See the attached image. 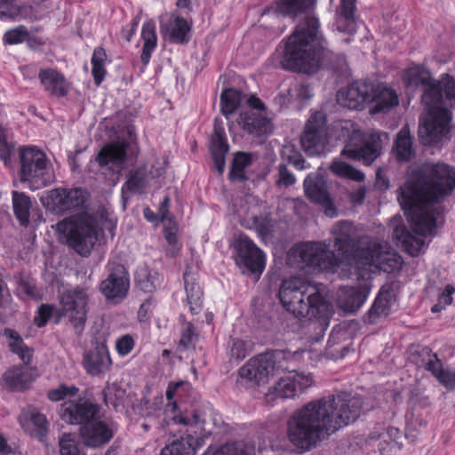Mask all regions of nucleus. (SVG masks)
Returning <instances> with one entry per match:
<instances>
[{
  "label": "nucleus",
  "instance_id": "1",
  "mask_svg": "<svg viewBox=\"0 0 455 455\" xmlns=\"http://www.w3.org/2000/svg\"><path fill=\"white\" fill-rule=\"evenodd\" d=\"M454 188L455 169L442 163L423 164L411 172L400 188L398 201L407 212L414 234L403 225H398L393 235L411 256H418L423 251L425 237L433 235L442 222L444 212L443 202Z\"/></svg>",
  "mask_w": 455,
  "mask_h": 455
},
{
  "label": "nucleus",
  "instance_id": "2",
  "mask_svg": "<svg viewBox=\"0 0 455 455\" xmlns=\"http://www.w3.org/2000/svg\"><path fill=\"white\" fill-rule=\"evenodd\" d=\"M363 404L360 396L347 392L310 401L288 419L287 438L296 448L308 451L355 422L361 416Z\"/></svg>",
  "mask_w": 455,
  "mask_h": 455
},
{
  "label": "nucleus",
  "instance_id": "3",
  "mask_svg": "<svg viewBox=\"0 0 455 455\" xmlns=\"http://www.w3.org/2000/svg\"><path fill=\"white\" fill-rule=\"evenodd\" d=\"M323 41L318 19L306 17L287 38L282 67L307 75L316 73L323 67L344 72L347 68L345 57L325 49Z\"/></svg>",
  "mask_w": 455,
  "mask_h": 455
},
{
  "label": "nucleus",
  "instance_id": "4",
  "mask_svg": "<svg viewBox=\"0 0 455 455\" xmlns=\"http://www.w3.org/2000/svg\"><path fill=\"white\" fill-rule=\"evenodd\" d=\"M404 82L408 86L424 88L421 100L427 113L421 116L419 137L424 144L437 142L450 129L451 113L443 107L438 81L433 80L428 70L415 66L407 69Z\"/></svg>",
  "mask_w": 455,
  "mask_h": 455
},
{
  "label": "nucleus",
  "instance_id": "5",
  "mask_svg": "<svg viewBox=\"0 0 455 455\" xmlns=\"http://www.w3.org/2000/svg\"><path fill=\"white\" fill-rule=\"evenodd\" d=\"M279 299L283 307L294 316L316 320L322 331L328 326L331 305L325 299L323 285L291 277L283 281Z\"/></svg>",
  "mask_w": 455,
  "mask_h": 455
},
{
  "label": "nucleus",
  "instance_id": "6",
  "mask_svg": "<svg viewBox=\"0 0 455 455\" xmlns=\"http://www.w3.org/2000/svg\"><path fill=\"white\" fill-rule=\"evenodd\" d=\"M56 231L61 242L83 257L91 253L99 234L96 219L85 213L59 221L56 224Z\"/></svg>",
  "mask_w": 455,
  "mask_h": 455
},
{
  "label": "nucleus",
  "instance_id": "7",
  "mask_svg": "<svg viewBox=\"0 0 455 455\" xmlns=\"http://www.w3.org/2000/svg\"><path fill=\"white\" fill-rule=\"evenodd\" d=\"M295 355L291 352L275 350L250 359L239 370L240 379L251 387L259 385L268 377L285 371H293Z\"/></svg>",
  "mask_w": 455,
  "mask_h": 455
},
{
  "label": "nucleus",
  "instance_id": "8",
  "mask_svg": "<svg viewBox=\"0 0 455 455\" xmlns=\"http://www.w3.org/2000/svg\"><path fill=\"white\" fill-rule=\"evenodd\" d=\"M354 266L357 269L377 268L393 272L402 265V258L388 250L387 244L371 236H363L354 253Z\"/></svg>",
  "mask_w": 455,
  "mask_h": 455
},
{
  "label": "nucleus",
  "instance_id": "9",
  "mask_svg": "<svg viewBox=\"0 0 455 455\" xmlns=\"http://www.w3.org/2000/svg\"><path fill=\"white\" fill-rule=\"evenodd\" d=\"M4 336L9 339V347L24 363V365L9 368L2 377V384L12 390L20 391L28 388V385L38 376L37 370L29 366L33 350L28 347L14 330L6 328Z\"/></svg>",
  "mask_w": 455,
  "mask_h": 455
},
{
  "label": "nucleus",
  "instance_id": "10",
  "mask_svg": "<svg viewBox=\"0 0 455 455\" xmlns=\"http://www.w3.org/2000/svg\"><path fill=\"white\" fill-rule=\"evenodd\" d=\"M173 421L182 424L187 427L186 431L179 437L167 443L161 451V455H195L197 448L203 445L207 434L203 433L204 419L198 412L191 416H175Z\"/></svg>",
  "mask_w": 455,
  "mask_h": 455
},
{
  "label": "nucleus",
  "instance_id": "11",
  "mask_svg": "<svg viewBox=\"0 0 455 455\" xmlns=\"http://www.w3.org/2000/svg\"><path fill=\"white\" fill-rule=\"evenodd\" d=\"M331 243L306 242L292 247L291 255L314 271L336 272L341 259L330 250Z\"/></svg>",
  "mask_w": 455,
  "mask_h": 455
},
{
  "label": "nucleus",
  "instance_id": "12",
  "mask_svg": "<svg viewBox=\"0 0 455 455\" xmlns=\"http://www.w3.org/2000/svg\"><path fill=\"white\" fill-rule=\"evenodd\" d=\"M21 182H28L31 190H37L51 184L52 174L46 156L34 148L20 151Z\"/></svg>",
  "mask_w": 455,
  "mask_h": 455
},
{
  "label": "nucleus",
  "instance_id": "13",
  "mask_svg": "<svg viewBox=\"0 0 455 455\" xmlns=\"http://www.w3.org/2000/svg\"><path fill=\"white\" fill-rule=\"evenodd\" d=\"M88 301L87 291L79 286L67 289L59 296L58 315L68 318L78 336L82 334L87 320Z\"/></svg>",
  "mask_w": 455,
  "mask_h": 455
},
{
  "label": "nucleus",
  "instance_id": "14",
  "mask_svg": "<svg viewBox=\"0 0 455 455\" xmlns=\"http://www.w3.org/2000/svg\"><path fill=\"white\" fill-rule=\"evenodd\" d=\"M381 136L387 137V134L377 132L364 134L360 130L354 129L348 135L342 155L350 159L362 161L365 165H371L380 156Z\"/></svg>",
  "mask_w": 455,
  "mask_h": 455
},
{
  "label": "nucleus",
  "instance_id": "15",
  "mask_svg": "<svg viewBox=\"0 0 455 455\" xmlns=\"http://www.w3.org/2000/svg\"><path fill=\"white\" fill-rule=\"evenodd\" d=\"M88 194L82 188H55L42 199L45 207L55 213H64L80 209L87 200Z\"/></svg>",
  "mask_w": 455,
  "mask_h": 455
},
{
  "label": "nucleus",
  "instance_id": "16",
  "mask_svg": "<svg viewBox=\"0 0 455 455\" xmlns=\"http://www.w3.org/2000/svg\"><path fill=\"white\" fill-rule=\"evenodd\" d=\"M313 383L310 374L290 372L282 377L271 387L266 393L267 402H273L277 398L287 399L293 398L309 387Z\"/></svg>",
  "mask_w": 455,
  "mask_h": 455
},
{
  "label": "nucleus",
  "instance_id": "17",
  "mask_svg": "<svg viewBox=\"0 0 455 455\" xmlns=\"http://www.w3.org/2000/svg\"><path fill=\"white\" fill-rule=\"evenodd\" d=\"M326 118L323 112L311 115L301 135L300 142L308 156L319 155L323 151L326 139Z\"/></svg>",
  "mask_w": 455,
  "mask_h": 455
},
{
  "label": "nucleus",
  "instance_id": "18",
  "mask_svg": "<svg viewBox=\"0 0 455 455\" xmlns=\"http://www.w3.org/2000/svg\"><path fill=\"white\" fill-rule=\"evenodd\" d=\"M60 417L69 424L82 426L100 419V406L87 399L68 400L61 404Z\"/></svg>",
  "mask_w": 455,
  "mask_h": 455
},
{
  "label": "nucleus",
  "instance_id": "19",
  "mask_svg": "<svg viewBox=\"0 0 455 455\" xmlns=\"http://www.w3.org/2000/svg\"><path fill=\"white\" fill-rule=\"evenodd\" d=\"M333 236V246L335 247L336 256L343 259H350L354 265L353 253L356 249L358 241L363 237L356 239V229L352 223L342 220L334 225L331 230Z\"/></svg>",
  "mask_w": 455,
  "mask_h": 455
},
{
  "label": "nucleus",
  "instance_id": "20",
  "mask_svg": "<svg viewBox=\"0 0 455 455\" xmlns=\"http://www.w3.org/2000/svg\"><path fill=\"white\" fill-rule=\"evenodd\" d=\"M367 103L370 112L387 113L399 104V97L395 89L385 83L369 81Z\"/></svg>",
  "mask_w": 455,
  "mask_h": 455
},
{
  "label": "nucleus",
  "instance_id": "21",
  "mask_svg": "<svg viewBox=\"0 0 455 455\" xmlns=\"http://www.w3.org/2000/svg\"><path fill=\"white\" fill-rule=\"evenodd\" d=\"M238 259L244 268L258 276L265 268V255L255 243L246 235H240L235 243Z\"/></svg>",
  "mask_w": 455,
  "mask_h": 455
},
{
  "label": "nucleus",
  "instance_id": "22",
  "mask_svg": "<svg viewBox=\"0 0 455 455\" xmlns=\"http://www.w3.org/2000/svg\"><path fill=\"white\" fill-rule=\"evenodd\" d=\"M129 286V275L125 267L115 264L108 276L100 283V290L107 299L119 301L126 297Z\"/></svg>",
  "mask_w": 455,
  "mask_h": 455
},
{
  "label": "nucleus",
  "instance_id": "23",
  "mask_svg": "<svg viewBox=\"0 0 455 455\" xmlns=\"http://www.w3.org/2000/svg\"><path fill=\"white\" fill-rule=\"evenodd\" d=\"M238 124L243 131L256 137L267 135L273 131L271 120L253 109L242 112L235 121L229 122V129Z\"/></svg>",
  "mask_w": 455,
  "mask_h": 455
},
{
  "label": "nucleus",
  "instance_id": "24",
  "mask_svg": "<svg viewBox=\"0 0 455 455\" xmlns=\"http://www.w3.org/2000/svg\"><path fill=\"white\" fill-rule=\"evenodd\" d=\"M371 287L364 283L357 286L340 287L337 292V305L347 313L356 312L365 302Z\"/></svg>",
  "mask_w": 455,
  "mask_h": 455
},
{
  "label": "nucleus",
  "instance_id": "25",
  "mask_svg": "<svg viewBox=\"0 0 455 455\" xmlns=\"http://www.w3.org/2000/svg\"><path fill=\"white\" fill-rule=\"evenodd\" d=\"M80 435L87 447L97 448L108 443L114 435L113 429L98 419L80 427Z\"/></svg>",
  "mask_w": 455,
  "mask_h": 455
},
{
  "label": "nucleus",
  "instance_id": "26",
  "mask_svg": "<svg viewBox=\"0 0 455 455\" xmlns=\"http://www.w3.org/2000/svg\"><path fill=\"white\" fill-rule=\"evenodd\" d=\"M369 81H356L340 89L337 93L338 103L349 109H357L367 103Z\"/></svg>",
  "mask_w": 455,
  "mask_h": 455
},
{
  "label": "nucleus",
  "instance_id": "27",
  "mask_svg": "<svg viewBox=\"0 0 455 455\" xmlns=\"http://www.w3.org/2000/svg\"><path fill=\"white\" fill-rule=\"evenodd\" d=\"M304 189L309 199L324 206L326 216L333 218L337 215L336 209L331 202L322 178L315 175H308L304 180Z\"/></svg>",
  "mask_w": 455,
  "mask_h": 455
},
{
  "label": "nucleus",
  "instance_id": "28",
  "mask_svg": "<svg viewBox=\"0 0 455 455\" xmlns=\"http://www.w3.org/2000/svg\"><path fill=\"white\" fill-rule=\"evenodd\" d=\"M112 363L107 346L100 344L84 354L83 365L87 373L99 375L108 371Z\"/></svg>",
  "mask_w": 455,
  "mask_h": 455
},
{
  "label": "nucleus",
  "instance_id": "29",
  "mask_svg": "<svg viewBox=\"0 0 455 455\" xmlns=\"http://www.w3.org/2000/svg\"><path fill=\"white\" fill-rule=\"evenodd\" d=\"M211 150L215 168L219 173H222L226 165L225 156L228 151V145L224 128L219 124L218 120L215 121L214 132L211 140Z\"/></svg>",
  "mask_w": 455,
  "mask_h": 455
},
{
  "label": "nucleus",
  "instance_id": "30",
  "mask_svg": "<svg viewBox=\"0 0 455 455\" xmlns=\"http://www.w3.org/2000/svg\"><path fill=\"white\" fill-rule=\"evenodd\" d=\"M39 78L44 89L53 96L64 97L69 92V84L62 74L52 68L42 69Z\"/></svg>",
  "mask_w": 455,
  "mask_h": 455
},
{
  "label": "nucleus",
  "instance_id": "31",
  "mask_svg": "<svg viewBox=\"0 0 455 455\" xmlns=\"http://www.w3.org/2000/svg\"><path fill=\"white\" fill-rule=\"evenodd\" d=\"M127 144L124 141L109 143L102 148L97 156V162L101 167L109 164L120 167L126 159Z\"/></svg>",
  "mask_w": 455,
  "mask_h": 455
},
{
  "label": "nucleus",
  "instance_id": "32",
  "mask_svg": "<svg viewBox=\"0 0 455 455\" xmlns=\"http://www.w3.org/2000/svg\"><path fill=\"white\" fill-rule=\"evenodd\" d=\"M393 154L398 162H409L414 156L412 136L407 126L403 127L396 134Z\"/></svg>",
  "mask_w": 455,
  "mask_h": 455
},
{
  "label": "nucleus",
  "instance_id": "33",
  "mask_svg": "<svg viewBox=\"0 0 455 455\" xmlns=\"http://www.w3.org/2000/svg\"><path fill=\"white\" fill-rule=\"evenodd\" d=\"M22 428L32 437L43 442L48 433L49 423L46 417L38 411H31L20 421Z\"/></svg>",
  "mask_w": 455,
  "mask_h": 455
},
{
  "label": "nucleus",
  "instance_id": "34",
  "mask_svg": "<svg viewBox=\"0 0 455 455\" xmlns=\"http://www.w3.org/2000/svg\"><path fill=\"white\" fill-rule=\"evenodd\" d=\"M316 0H275V10L283 16L295 18L314 9Z\"/></svg>",
  "mask_w": 455,
  "mask_h": 455
},
{
  "label": "nucleus",
  "instance_id": "35",
  "mask_svg": "<svg viewBox=\"0 0 455 455\" xmlns=\"http://www.w3.org/2000/svg\"><path fill=\"white\" fill-rule=\"evenodd\" d=\"M154 178L153 173L148 172L145 167L131 172L127 180L122 187V194L124 195L127 191L131 193H142Z\"/></svg>",
  "mask_w": 455,
  "mask_h": 455
},
{
  "label": "nucleus",
  "instance_id": "36",
  "mask_svg": "<svg viewBox=\"0 0 455 455\" xmlns=\"http://www.w3.org/2000/svg\"><path fill=\"white\" fill-rule=\"evenodd\" d=\"M169 40L175 44H185L190 39L191 26L182 17H175L169 20L166 28Z\"/></svg>",
  "mask_w": 455,
  "mask_h": 455
},
{
  "label": "nucleus",
  "instance_id": "37",
  "mask_svg": "<svg viewBox=\"0 0 455 455\" xmlns=\"http://www.w3.org/2000/svg\"><path fill=\"white\" fill-rule=\"evenodd\" d=\"M393 300V292L389 289L383 287L369 311V322L374 323L377 318L387 316L390 312Z\"/></svg>",
  "mask_w": 455,
  "mask_h": 455
},
{
  "label": "nucleus",
  "instance_id": "38",
  "mask_svg": "<svg viewBox=\"0 0 455 455\" xmlns=\"http://www.w3.org/2000/svg\"><path fill=\"white\" fill-rule=\"evenodd\" d=\"M135 280L139 289L146 293L155 291L161 284L159 274L146 265L140 266L137 269Z\"/></svg>",
  "mask_w": 455,
  "mask_h": 455
},
{
  "label": "nucleus",
  "instance_id": "39",
  "mask_svg": "<svg viewBox=\"0 0 455 455\" xmlns=\"http://www.w3.org/2000/svg\"><path fill=\"white\" fill-rule=\"evenodd\" d=\"M355 0H341L339 16L336 20L337 28L341 32L355 31Z\"/></svg>",
  "mask_w": 455,
  "mask_h": 455
},
{
  "label": "nucleus",
  "instance_id": "40",
  "mask_svg": "<svg viewBox=\"0 0 455 455\" xmlns=\"http://www.w3.org/2000/svg\"><path fill=\"white\" fill-rule=\"evenodd\" d=\"M143 39V49L141 53V61L144 65L149 62L151 54L156 46L157 37L156 33V25L154 21L149 20L144 23L141 31Z\"/></svg>",
  "mask_w": 455,
  "mask_h": 455
},
{
  "label": "nucleus",
  "instance_id": "41",
  "mask_svg": "<svg viewBox=\"0 0 455 455\" xmlns=\"http://www.w3.org/2000/svg\"><path fill=\"white\" fill-rule=\"evenodd\" d=\"M192 279L188 272L184 274L185 290L189 311L192 315H197L202 310V291L196 283L192 282Z\"/></svg>",
  "mask_w": 455,
  "mask_h": 455
},
{
  "label": "nucleus",
  "instance_id": "42",
  "mask_svg": "<svg viewBox=\"0 0 455 455\" xmlns=\"http://www.w3.org/2000/svg\"><path fill=\"white\" fill-rule=\"evenodd\" d=\"M12 206L13 212L20 221V224L25 226L29 220V211L31 208L30 198L22 192H12Z\"/></svg>",
  "mask_w": 455,
  "mask_h": 455
},
{
  "label": "nucleus",
  "instance_id": "43",
  "mask_svg": "<svg viewBox=\"0 0 455 455\" xmlns=\"http://www.w3.org/2000/svg\"><path fill=\"white\" fill-rule=\"evenodd\" d=\"M243 99L244 95L235 89L229 88L222 92L220 95L221 113L228 120H229L230 115L236 110Z\"/></svg>",
  "mask_w": 455,
  "mask_h": 455
},
{
  "label": "nucleus",
  "instance_id": "44",
  "mask_svg": "<svg viewBox=\"0 0 455 455\" xmlns=\"http://www.w3.org/2000/svg\"><path fill=\"white\" fill-rule=\"evenodd\" d=\"M204 455H254V447L243 441L228 443L213 451L208 450Z\"/></svg>",
  "mask_w": 455,
  "mask_h": 455
},
{
  "label": "nucleus",
  "instance_id": "45",
  "mask_svg": "<svg viewBox=\"0 0 455 455\" xmlns=\"http://www.w3.org/2000/svg\"><path fill=\"white\" fill-rule=\"evenodd\" d=\"M107 60V54L105 50L101 47H98L94 50L92 64V74L94 79V83L97 85H100L101 82L105 78L106 69H105V62Z\"/></svg>",
  "mask_w": 455,
  "mask_h": 455
},
{
  "label": "nucleus",
  "instance_id": "46",
  "mask_svg": "<svg viewBox=\"0 0 455 455\" xmlns=\"http://www.w3.org/2000/svg\"><path fill=\"white\" fill-rule=\"evenodd\" d=\"M331 170L339 177L350 179L357 182H362L365 179L364 173L342 161H334L331 165Z\"/></svg>",
  "mask_w": 455,
  "mask_h": 455
},
{
  "label": "nucleus",
  "instance_id": "47",
  "mask_svg": "<svg viewBox=\"0 0 455 455\" xmlns=\"http://www.w3.org/2000/svg\"><path fill=\"white\" fill-rule=\"evenodd\" d=\"M251 163L250 154L239 152L235 155L229 172V178L233 180L242 181L245 179L244 169Z\"/></svg>",
  "mask_w": 455,
  "mask_h": 455
},
{
  "label": "nucleus",
  "instance_id": "48",
  "mask_svg": "<svg viewBox=\"0 0 455 455\" xmlns=\"http://www.w3.org/2000/svg\"><path fill=\"white\" fill-rule=\"evenodd\" d=\"M438 87L442 97L444 95L445 101L451 106L455 107V78L448 74H444L438 80ZM443 107L449 110L444 106V101L442 100Z\"/></svg>",
  "mask_w": 455,
  "mask_h": 455
},
{
  "label": "nucleus",
  "instance_id": "49",
  "mask_svg": "<svg viewBox=\"0 0 455 455\" xmlns=\"http://www.w3.org/2000/svg\"><path fill=\"white\" fill-rule=\"evenodd\" d=\"M60 455H85L71 434L65 433L59 439Z\"/></svg>",
  "mask_w": 455,
  "mask_h": 455
},
{
  "label": "nucleus",
  "instance_id": "50",
  "mask_svg": "<svg viewBox=\"0 0 455 455\" xmlns=\"http://www.w3.org/2000/svg\"><path fill=\"white\" fill-rule=\"evenodd\" d=\"M28 34V30L24 26H19L4 33V42L8 44H20L25 40Z\"/></svg>",
  "mask_w": 455,
  "mask_h": 455
},
{
  "label": "nucleus",
  "instance_id": "51",
  "mask_svg": "<svg viewBox=\"0 0 455 455\" xmlns=\"http://www.w3.org/2000/svg\"><path fill=\"white\" fill-rule=\"evenodd\" d=\"M78 392V388L75 386L66 387L60 386L56 389L48 392V398L51 401L57 402L64 399L66 396H73Z\"/></svg>",
  "mask_w": 455,
  "mask_h": 455
},
{
  "label": "nucleus",
  "instance_id": "52",
  "mask_svg": "<svg viewBox=\"0 0 455 455\" xmlns=\"http://www.w3.org/2000/svg\"><path fill=\"white\" fill-rule=\"evenodd\" d=\"M294 175L288 170L285 164H280L278 166V178L276 180L277 187L288 188L295 183Z\"/></svg>",
  "mask_w": 455,
  "mask_h": 455
},
{
  "label": "nucleus",
  "instance_id": "53",
  "mask_svg": "<svg viewBox=\"0 0 455 455\" xmlns=\"http://www.w3.org/2000/svg\"><path fill=\"white\" fill-rule=\"evenodd\" d=\"M134 339L129 335H124L119 338L116 342V349L119 355L125 356L127 355L134 347Z\"/></svg>",
  "mask_w": 455,
  "mask_h": 455
},
{
  "label": "nucleus",
  "instance_id": "54",
  "mask_svg": "<svg viewBox=\"0 0 455 455\" xmlns=\"http://www.w3.org/2000/svg\"><path fill=\"white\" fill-rule=\"evenodd\" d=\"M424 354L428 356V358H427L428 363L426 370L431 371L434 376L439 379L443 371L440 360L437 358L436 355L431 353L430 350H425Z\"/></svg>",
  "mask_w": 455,
  "mask_h": 455
},
{
  "label": "nucleus",
  "instance_id": "55",
  "mask_svg": "<svg viewBox=\"0 0 455 455\" xmlns=\"http://www.w3.org/2000/svg\"><path fill=\"white\" fill-rule=\"evenodd\" d=\"M230 355L232 358L237 361L245 358L247 355L245 343L240 339L234 340L231 347Z\"/></svg>",
  "mask_w": 455,
  "mask_h": 455
},
{
  "label": "nucleus",
  "instance_id": "56",
  "mask_svg": "<svg viewBox=\"0 0 455 455\" xmlns=\"http://www.w3.org/2000/svg\"><path fill=\"white\" fill-rule=\"evenodd\" d=\"M53 307L50 305L44 304L38 309V316L35 318V323L38 327H43L46 324L51 317Z\"/></svg>",
  "mask_w": 455,
  "mask_h": 455
},
{
  "label": "nucleus",
  "instance_id": "57",
  "mask_svg": "<svg viewBox=\"0 0 455 455\" xmlns=\"http://www.w3.org/2000/svg\"><path fill=\"white\" fill-rule=\"evenodd\" d=\"M165 239L169 244V248L166 250V254L170 257H173L178 252L180 247L177 244V237L175 233L171 229H165L164 231Z\"/></svg>",
  "mask_w": 455,
  "mask_h": 455
},
{
  "label": "nucleus",
  "instance_id": "58",
  "mask_svg": "<svg viewBox=\"0 0 455 455\" xmlns=\"http://www.w3.org/2000/svg\"><path fill=\"white\" fill-rule=\"evenodd\" d=\"M197 339V335L194 332L191 323H188L186 330L183 331L180 344L184 347L192 346Z\"/></svg>",
  "mask_w": 455,
  "mask_h": 455
},
{
  "label": "nucleus",
  "instance_id": "59",
  "mask_svg": "<svg viewBox=\"0 0 455 455\" xmlns=\"http://www.w3.org/2000/svg\"><path fill=\"white\" fill-rule=\"evenodd\" d=\"M13 150L14 147L9 145L4 138L0 137V158L4 161L5 165L9 164Z\"/></svg>",
  "mask_w": 455,
  "mask_h": 455
},
{
  "label": "nucleus",
  "instance_id": "60",
  "mask_svg": "<svg viewBox=\"0 0 455 455\" xmlns=\"http://www.w3.org/2000/svg\"><path fill=\"white\" fill-rule=\"evenodd\" d=\"M455 289L451 285H447L442 294L439 296L438 301L443 306H449L452 303V294Z\"/></svg>",
  "mask_w": 455,
  "mask_h": 455
},
{
  "label": "nucleus",
  "instance_id": "61",
  "mask_svg": "<svg viewBox=\"0 0 455 455\" xmlns=\"http://www.w3.org/2000/svg\"><path fill=\"white\" fill-rule=\"evenodd\" d=\"M425 350H429L427 347H423L419 351L417 352V354L413 355L412 360L413 362L419 366L427 369L428 358L427 355L424 354Z\"/></svg>",
  "mask_w": 455,
  "mask_h": 455
},
{
  "label": "nucleus",
  "instance_id": "62",
  "mask_svg": "<svg viewBox=\"0 0 455 455\" xmlns=\"http://www.w3.org/2000/svg\"><path fill=\"white\" fill-rule=\"evenodd\" d=\"M438 379L446 387H453L455 386V372L443 371Z\"/></svg>",
  "mask_w": 455,
  "mask_h": 455
},
{
  "label": "nucleus",
  "instance_id": "63",
  "mask_svg": "<svg viewBox=\"0 0 455 455\" xmlns=\"http://www.w3.org/2000/svg\"><path fill=\"white\" fill-rule=\"evenodd\" d=\"M366 189L364 187L358 188L355 191L351 193L350 199L354 204H362L365 198Z\"/></svg>",
  "mask_w": 455,
  "mask_h": 455
},
{
  "label": "nucleus",
  "instance_id": "64",
  "mask_svg": "<svg viewBox=\"0 0 455 455\" xmlns=\"http://www.w3.org/2000/svg\"><path fill=\"white\" fill-rule=\"evenodd\" d=\"M297 95L300 100H308L313 96V92L309 85L300 84L297 88Z\"/></svg>",
  "mask_w": 455,
  "mask_h": 455
}]
</instances>
